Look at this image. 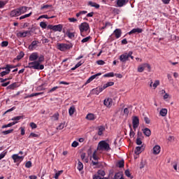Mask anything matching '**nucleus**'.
<instances>
[{"label": "nucleus", "mask_w": 179, "mask_h": 179, "mask_svg": "<svg viewBox=\"0 0 179 179\" xmlns=\"http://www.w3.org/2000/svg\"><path fill=\"white\" fill-rule=\"evenodd\" d=\"M96 64H97L98 65H104V64H106V62H104V61H103V60H98V61L96 62Z\"/></svg>", "instance_id": "338daca9"}, {"label": "nucleus", "mask_w": 179, "mask_h": 179, "mask_svg": "<svg viewBox=\"0 0 179 179\" xmlns=\"http://www.w3.org/2000/svg\"><path fill=\"white\" fill-rule=\"evenodd\" d=\"M20 120H23V116H15L11 119V121H13V122H19Z\"/></svg>", "instance_id": "cd10ccee"}, {"label": "nucleus", "mask_w": 179, "mask_h": 179, "mask_svg": "<svg viewBox=\"0 0 179 179\" xmlns=\"http://www.w3.org/2000/svg\"><path fill=\"white\" fill-rule=\"evenodd\" d=\"M31 31H20L17 34V37H27L28 34H30Z\"/></svg>", "instance_id": "9d476101"}, {"label": "nucleus", "mask_w": 179, "mask_h": 179, "mask_svg": "<svg viewBox=\"0 0 179 179\" xmlns=\"http://www.w3.org/2000/svg\"><path fill=\"white\" fill-rule=\"evenodd\" d=\"M124 174L127 177H129V178H134V176H131V173L128 169L125 171Z\"/></svg>", "instance_id": "a18cd8bd"}, {"label": "nucleus", "mask_w": 179, "mask_h": 179, "mask_svg": "<svg viewBox=\"0 0 179 179\" xmlns=\"http://www.w3.org/2000/svg\"><path fill=\"white\" fill-rule=\"evenodd\" d=\"M2 83V84H1L2 87H6V86H8V85H10V81H8V82H7V83Z\"/></svg>", "instance_id": "69168bd1"}, {"label": "nucleus", "mask_w": 179, "mask_h": 179, "mask_svg": "<svg viewBox=\"0 0 179 179\" xmlns=\"http://www.w3.org/2000/svg\"><path fill=\"white\" fill-rule=\"evenodd\" d=\"M97 150L108 152V150H111V148H110V144H108V143L105 141H101L98 144Z\"/></svg>", "instance_id": "7ed1b4c3"}, {"label": "nucleus", "mask_w": 179, "mask_h": 179, "mask_svg": "<svg viewBox=\"0 0 179 179\" xmlns=\"http://www.w3.org/2000/svg\"><path fill=\"white\" fill-rule=\"evenodd\" d=\"M11 157L14 163H20L21 162H23V159H24V156H19V154H14Z\"/></svg>", "instance_id": "0eeeda50"}, {"label": "nucleus", "mask_w": 179, "mask_h": 179, "mask_svg": "<svg viewBox=\"0 0 179 179\" xmlns=\"http://www.w3.org/2000/svg\"><path fill=\"white\" fill-rule=\"evenodd\" d=\"M130 56H131V53L128 54V52H124L120 56L119 59L120 62L125 64L127 61H129Z\"/></svg>", "instance_id": "423d86ee"}, {"label": "nucleus", "mask_w": 179, "mask_h": 179, "mask_svg": "<svg viewBox=\"0 0 179 179\" xmlns=\"http://www.w3.org/2000/svg\"><path fill=\"white\" fill-rule=\"evenodd\" d=\"M10 16L11 17H17V16H20V13L18 8H15L10 11Z\"/></svg>", "instance_id": "1a4fd4ad"}, {"label": "nucleus", "mask_w": 179, "mask_h": 179, "mask_svg": "<svg viewBox=\"0 0 179 179\" xmlns=\"http://www.w3.org/2000/svg\"><path fill=\"white\" fill-rule=\"evenodd\" d=\"M77 169L78 171H82L83 170V163H82L80 161H78V162Z\"/></svg>", "instance_id": "72a5a7b5"}, {"label": "nucleus", "mask_w": 179, "mask_h": 179, "mask_svg": "<svg viewBox=\"0 0 179 179\" xmlns=\"http://www.w3.org/2000/svg\"><path fill=\"white\" fill-rule=\"evenodd\" d=\"M62 24L54 25L53 31H62Z\"/></svg>", "instance_id": "4be33fe9"}, {"label": "nucleus", "mask_w": 179, "mask_h": 179, "mask_svg": "<svg viewBox=\"0 0 179 179\" xmlns=\"http://www.w3.org/2000/svg\"><path fill=\"white\" fill-rule=\"evenodd\" d=\"M17 124V122H12L10 123H8V124H4L2 126V128H10V127H13V125H16Z\"/></svg>", "instance_id": "c85d7f7f"}, {"label": "nucleus", "mask_w": 179, "mask_h": 179, "mask_svg": "<svg viewBox=\"0 0 179 179\" xmlns=\"http://www.w3.org/2000/svg\"><path fill=\"white\" fill-rule=\"evenodd\" d=\"M43 61H44V57L41 56L38 58V61L29 62L26 68H29V69H37L42 71V69H44V65L40 64H41Z\"/></svg>", "instance_id": "f257e3e1"}, {"label": "nucleus", "mask_w": 179, "mask_h": 179, "mask_svg": "<svg viewBox=\"0 0 179 179\" xmlns=\"http://www.w3.org/2000/svg\"><path fill=\"white\" fill-rule=\"evenodd\" d=\"M59 119V114L58 113H55L52 116V120L53 121H58V120Z\"/></svg>", "instance_id": "4c0bfd02"}, {"label": "nucleus", "mask_w": 179, "mask_h": 179, "mask_svg": "<svg viewBox=\"0 0 179 179\" xmlns=\"http://www.w3.org/2000/svg\"><path fill=\"white\" fill-rule=\"evenodd\" d=\"M40 26L42 29H47V24L45 22H41Z\"/></svg>", "instance_id": "864d4df0"}, {"label": "nucleus", "mask_w": 179, "mask_h": 179, "mask_svg": "<svg viewBox=\"0 0 179 179\" xmlns=\"http://www.w3.org/2000/svg\"><path fill=\"white\" fill-rule=\"evenodd\" d=\"M6 69V71H3L0 73V76H1V78H3V76L6 75H9V73H10V70H8V69Z\"/></svg>", "instance_id": "7c9ffc66"}, {"label": "nucleus", "mask_w": 179, "mask_h": 179, "mask_svg": "<svg viewBox=\"0 0 179 179\" xmlns=\"http://www.w3.org/2000/svg\"><path fill=\"white\" fill-rule=\"evenodd\" d=\"M69 22L71 23H75V22H78V20L75 17H70L69 18Z\"/></svg>", "instance_id": "13d9d810"}, {"label": "nucleus", "mask_w": 179, "mask_h": 179, "mask_svg": "<svg viewBox=\"0 0 179 179\" xmlns=\"http://www.w3.org/2000/svg\"><path fill=\"white\" fill-rule=\"evenodd\" d=\"M142 149V147H136L135 149V154L136 155H141V150Z\"/></svg>", "instance_id": "37998d69"}, {"label": "nucleus", "mask_w": 179, "mask_h": 179, "mask_svg": "<svg viewBox=\"0 0 179 179\" xmlns=\"http://www.w3.org/2000/svg\"><path fill=\"white\" fill-rule=\"evenodd\" d=\"M30 127L32 128V129H36V128H37V124H36L34 122H31Z\"/></svg>", "instance_id": "680f3d73"}, {"label": "nucleus", "mask_w": 179, "mask_h": 179, "mask_svg": "<svg viewBox=\"0 0 179 179\" xmlns=\"http://www.w3.org/2000/svg\"><path fill=\"white\" fill-rule=\"evenodd\" d=\"M51 6H52L48 4L44 5L41 7V10H43V9H48V8H51Z\"/></svg>", "instance_id": "6e6d98bb"}, {"label": "nucleus", "mask_w": 179, "mask_h": 179, "mask_svg": "<svg viewBox=\"0 0 179 179\" xmlns=\"http://www.w3.org/2000/svg\"><path fill=\"white\" fill-rule=\"evenodd\" d=\"M103 104L106 107H111V106H113V99H111V98L106 99L103 101Z\"/></svg>", "instance_id": "9b49d317"}, {"label": "nucleus", "mask_w": 179, "mask_h": 179, "mask_svg": "<svg viewBox=\"0 0 179 179\" xmlns=\"http://www.w3.org/2000/svg\"><path fill=\"white\" fill-rule=\"evenodd\" d=\"M92 166H95L96 167H98V168L101 167V162H99V159L97 160L92 159Z\"/></svg>", "instance_id": "393cba45"}, {"label": "nucleus", "mask_w": 179, "mask_h": 179, "mask_svg": "<svg viewBox=\"0 0 179 179\" xmlns=\"http://www.w3.org/2000/svg\"><path fill=\"white\" fill-rule=\"evenodd\" d=\"M40 94H43V92H37L29 94V97H34L36 96H40Z\"/></svg>", "instance_id": "5fc2aeb1"}, {"label": "nucleus", "mask_w": 179, "mask_h": 179, "mask_svg": "<svg viewBox=\"0 0 179 179\" xmlns=\"http://www.w3.org/2000/svg\"><path fill=\"white\" fill-rule=\"evenodd\" d=\"M12 132H13V129H9V130H6V131H3L2 134L3 135H8V134H12Z\"/></svg>", "instance_id": "c03bdc74"}, {"label": "nucleus", "mask_w": 179, "mask_h": 179, "mask_svg": "<svg viewBox=\"0 0 179 179\" xmlns=\"http://www.w3.org/2000/svg\"><path fill=\"white\" fill-rule=\"evenodd\" d=\"M127 2H128V0L127 1V0H117V5L120 8H122V6L125 5L127 3Z\"/></svg>", "instance_id": "5701e85b"}, {"label": "nucleus", "mask_w": 179, "mask_h": 179, "mask_svg": "<svg viewBox=\"0 0 179 179\" xmlns=\"http://www.w3.org/2000/svg\"><path fill=\"white\" fill-rule=\"evenodd\" d=\"M90 38H92V37L90 36H87L86 38H84L82 39L81 43H87V41H89V40H90Z\"/></svg>", "instance_id": "49530a36"}, {"label": "nucleus", "mask_w": 179, "mask_h": 179, "mask_svg": "<svg viewBox=\"0 0 179 179\" xmlns=\"http://www.w3.org/2000/svg\"><path fill=\"white\" fill-rule=\"evenodd\" d=\"M106 131V127L104 126H99L98 127V135L99 136H101L103 135V132Z\"/></svg>", "instance_id": "aec40b11"}, {"label": "nucleus", "mask_w": 179, "mask_h": 179, "mask_svg": "<svg viewBox=\"0 0 179 179\" xmlns=\"http://www.w3.org/2000/svg\"><path fill=\"white\" fill-rule=\"evenodd\" d=\"M28 9H29V7L27 6H21L18 8V10L20 11V15H23V13H26Z\"/></svg>", "instance_id": "f3484780"}, {"label": "nucleus", "mask_w": 179, "mask_h": 179, "mask_svg": "<svg viewBox=\"0 0 179 179\" xmlns=\"http://www.w3.org/2000/svg\"><path fill=\"white\" fill-rule=\"evenodd\" d=\"M159 114L162 117H166V115H167V109L166 108L161 109V110L159 111Z\"/></svg>", "instance_id": "2f4dec72"}, {"label": "nucleus", "mask_w": 179, "mask_h": 179, "mask_svg": "<svg viewBox=\"0 0 179 179\" xmlns=\"http://www.w3.org/2000/svg\"><path fill=\"white\" fill-rule=\"evenodd\" d=\"M5 5H6V3H4V1H0V9L3 8V6H5Z\"/></svg>", "instance_id": "774afa93"}, {"label": "nucleus", "mask_w": 179, "mask_h": 179, "mask_svg": "<svg viewBox=\"0 0 179 179\" xmlns=\"http://www.w3.org/2000/svg\"><path fill=\"white\" fill-rule=\"evenodd\" d=\"M160 150H161L160 145H157L154 146V148H153V154L159 155V153H160Z\"/></svg>", "instance_id": "a211bd4d"}, {"label": "nucleus", "mask_w": 179, "mask_h": 179, "mask_svg": "<svg viewBox=\"0 0 179 179\" xmlns=\"http://www.w3.org/2000/svg\"><path fill=\"white\" fill-rule=\"evenodd\" d=\"M65 127V124L61 123L57 127V129H64V127Z\"/></svg>", "instance_id": "052dcab7"}, {"label": "nucleus", "mask_w": 179, "mask_h": 179, "mask_svg": "<svg viewBox=\"0 0 179 179\" xmlns=\"http://www.w3.org/2000/svg\"><path fill=\"white\" fill-rule=\"evenodd\" d=\"M160 85V81L159 80H156L154 83H152V87L153 89H156L157 86Z\"/></svg>", "instance_id": "ea45409f"}, {"label": "nucleus", "mask_w": 179, "mask_h": 179, "mask_svg": "<svg viewBox=\"0 0 179 179\" xmlns=\"http://www.w3.org/2000/svg\"><path fill=\"white\" fill-rule=\"evenodd\" d=\"M66 34L67 37H69V38H71V39L75 38V32H71L69 31H67L66 32Z\"/></svg>", "instance_id": "c756f323"}, {"label": "nucleus", "mask_w": 179, "mask_h": 179, "mask_svg": "<svg viewBox=\"0 0 179 179\" xmlns=\"http://www.w3.org/2000/svg\"><path fill=\"white\" fill-rule=\"evenodd\" d=\"M110 86H114V82L110 81L103 85V89H107V87H110Z\"/></svg>", "instance_id": "473e14b6"}, {"label": "nucleus", "mask_w": 179, "mask_h": 179, "mask_svg": "<svg viewBox=\"0 0 179 179\" xmlns=\"http://www.w3.org/2000/svg\"><path fill=\"white\" fill-rule=\"evenodd\" d=\"M97 118V116L93 113H88L86 116V120L88 121H94Z\"/></svg>", "instance_id": "dca6fc26"}, {"label": "nucleus", "mask_w": 179, "mask_h": 179, "mask_svg": "<svg viewBox=\"0 0 179 179\" xmlns=\"http://www.w3.org/2000/svg\"><path fill=\"white\" fill-rule=\"evenodd\" d=\"M92 158V160H99L100 158L99 157V156H97V151L96 150H95L93 152Z\"/></svg>", "instance_id": "f704fd0d"}, {"label": "nucleus", "mask_w": 179, "mask_h": 179, "mask_svg": "<svg viewBox=\"0 0 179 179\" xmlns=\"http://www.w3.org/2000/svg\"><path fill=\"white\" fill-rule=\"evenodd\" d=\"M78 29L80 30L81 36H83V37H85L83 34L84 33V31H89V30H90V26L87 22H83L78 26Z\"/></svg>", "instance_id": "20e7f679"}, {"label": "nucleus", "mask_w": 179, "mask_h": 179, "mask_svg": "<svg viewBox=\"0 0 179 179\" xmlns=\"http://www.w3.org/2000/svg\"><path fill=\"white\" fill-rule=\"evenodd\" d=\"M133 129L136 131V128L139 127V117L138 116H134L132 118Z\"/></svg>", "instance_id": "6e6552de"}, {"label": "nucleus", "mask_w": 179, "mask_h": 179, "mask_svg": "<svg viewBox=\"0 0 179 179\" xmlns=\"http://www.w3.org/2000/svg\"><path fill=\"white\" fill-rule=\"evenodd\" d=\"M117 166L120 169H122V167H124V160L118 161L117 163Z\"/></svg>", "instance_id": "a19ab883"}, {"label": "nucleus", "mask_w": 179, "mask_h": 179, "mask_svg": "<svg viewBox=\"0 0 179 179\" xmlns=\"http://www.w3.org/2000/svg\"><path fill=\"white\" fill-rule=\"evenodd\" d=\"M31 12L28 13V14H25L24 15H22L20 17V20H22V19H26V17H30V16H31Z\"/></svg>", "instance_id": "58836bf2"}, {"label": "nucleus", "mask_w": 179, "mask_h": 179, "mask_svg": "<svg viewBox=\"0 0 179 179\" xmlns=\"http://www.w3.org/2000/svg\"><path fill=\"white\" fill-rule=\"evenodd\" d=\"M97 173V175L95 174L94 176H99V177H104V176H106V172L103 170H99Z\"/></svg>", "instance_id": "e433bc0d"}, {"label": "nucleus", "mask_w": 179, "mask_h": 179, "mask_svg": "<svg viewBox=\"0 0 179 179\" xmlns=\"http://www.w3.org/2000/svg\"><path fill=\"white\" fill-rule=\"evenodd\" d=\"M31 166H32L31 161H28L25 164V167L27 169H30V167H31Z\"/></svg>", "instance_id": "8fccbe9b"}, {"label": "nucleus", "mask_w": 179, "mask_h": 179, "mask_svg": "<svg viewBox=\"0 0 179 179\" xmlns=\"http://www.w3.org/2000/svg\"><path fill=\"white\" fill-rule=\"evenodd\" d=\"M24 57V52H20V55L17 56V59H22Z\"/></svg>", "instance_id": "3c124183"}, {"label": "nucleus", "mask_w": 179, "mask_h": 179, "mask_svg": "<svg viewBox=\"0 0 179 179\" xmlns=\"http://www.w3.org/2000/svg\"><path fill=\"white\" fill-rule=\"evenodd\" d=\"M76 111V108H75V106H71L69 109V114L70 117H72V115L75 114Z\"/></svg>", "instance_id": "412c9836"}, {"label": "nucleus", "mask_w": 179, "mask_h": 179, "mask_svg": "<svg viewBox=\"0 0 179 179\" xmlns=\"http://www.w3.org/2000/svg\"><path fill=\"white\" fill-rule=\"evenodd\" d=\"M101 75V73H98L95 75L92 76L89 79L86 81L85 85H87L90 83V82H92V80H94L97 76H100Z\"/></svg>", "instance_id": "4468645a"}, {"label": "nucleus", "mask_w": 179, "mask_h": 179, "mask_svg": "<svg viewBox=\"0 0 179 179\" xmlns=\"http://www.w3.org/2000/svg\"><path fill=\"white\" fill-rule=\"evenodd\" d=\"M5 156H6V152H3L0 154V160H2V159H3V157H5Z\"/></svg>", "instance_id": "0e129e2a"}, {"label": "nucleus", "mask_w": 179, "mask_h": 179, "mask_svg": "<svg viewBox=\"0 0 179 179\" xmlns=\"http://www.w3.org/2000/svg\"><path fill=\"white\" fill-rule=\"evenodd\" d=\"M13 68H16V66L10 64H7L6 66V69H8V71H10V69H13Z\"/></svg>", "instance_id": "603ef678"}, {"label": "nucleus", "mask_w": 179, "mask_h": 179, "mask_svg": "<svg viewBox=\"0 0 179 179\" xmlns=\"http://www.w3.org/2000/svg\"><path fill=\"white\" fill-rule=\"evenodd\" d=\"M148 69V72H150L152 68L150 67V65L148 63L143 64L138 67V72H143L145 69Z\"/></svg>", "instance_id": "39448f33"}, {"label": "nucleus", "mask_w": 179, "mask_h": 179, "mask_svg": "<svg viewBox=\"0 0 179 179\" xmlns=\"http://www.w3.org/2000/svg\"><path fill=\"white\" fill-rule=\"evenodd\" d=\"M40 42L38 41H32L31 45H29V50H30L31 51H33V50H34V48H36V47H37V45Z\"/></svg>", "instance_id": "2eb2a0df"}, {"label": "nucleus", "mask_w": 179, "mask_h": 179, "mask_svg": "<svg viewBox=\"0 0 179 179\" xmlns=\"http://www.w3.org/2000/svg\"><path fill=\"white\" fill-rule=\"evenodd\" d=\"M114 76H115L114 72L107 73L103 75V78H114Z\"/></svg>", "instance_id": "c9c22d12"}, {"label": "nucleus", "mask_w": 179, "mask_h": 179, "mask_svg": "<svg viewBox=\"0 0 179 179\" xmlns=\"http://www.w3.org/2000/svg\"><path fill=\"white\" fill-rule=\"evenodd\" d=\"M73 44L72 43H57V50H59V51H67V50H71V48H73Z\"/></svg>", "instance_id": "f03ea898"}, {"label": "nucleus", "mask_w": 179, "mask_h": 179, "mask_svg": "<svg viewBox=\"0 0 179 179\" xmlns=\"http://www.w3.org/2000/svg\"><path fill=\"white\" fill-rule=\"evenodd\" d=\"M64 173V171H58L55 174V178L58 179L59 178V176Z\"/></svg>", "instance_id": "79ce46f5"}, {"label": "nucleus", "mask_w": 179, "mask_h": 179, "mask_svg": "<svg viewBox=\"0 0 179 179\" xmlns=\"http://www.w3.org/2000/svg\"><path fill=\"white\" fill-rule=\"evenodd\" d=\"M143 132L144 135H145V136H150V135L152 134V131H150L149 128H145L143 130Z\"/></svg>", "instance_id": "bb28decb"}, {"label": "nucleus", "mask_w": 179, "mask_h": 179, "mask_svg": "<svg viewBox=\"0 0 179 179\" xmlns=\"http://www.w3.org/2000/svg\"><path fill=\"white\" fill-rule=\"evenodd\" d=\"M9 45V42L4 41L1 42V47H8Z\"/></svg>", "instance_id": "4d7b16f0"}, {"label": "nucleus", "mask_w": 179, "mask_h": 179, "mask_svg": "<svg viewBox=\"0 0 179 179\" xmlns=\"http://www.w3.org/2000/svg\"><path fill=\"white\" fill-rule=\"evenodd\" d=\"M129 128H130V138H134V136H135V132L134 131H132V127L131 125H129Z\"/></svg>", "instance_id": "09e8293b"}, {"label": "nucleus", "mask_w": 179, "mask_h": 179, "mask_svg": "<svg viewBox=\"0 0 179 179\" xmlns=\"http://www.w3.org/2000/svg\"><path fill=\"white\" fill-rule=\"evenodd\" d=\"M143 30L141 28H134L129 32V34H135V33H142Z\"/></svg>", "instance_id": "6ab92c4d"}, {"label": "nucleus", "mask_w": 179, "mask_h": 179, "mask_svg": "<svg viewBox=\"0 0 179 179\" xmlns=\"http://www.w3.org/2000/svg\"><path fill=\"white\" fill-rule=\"evenodd\" d=\"M113 34H115V38H120V37H121V36L122 35V31L121 30V29H116L113 31Z\"/></svg>", "instance_id": "ddd939ff"}, {"label": "nucleus", "mask_w": 179, "mask_h": 179, "mask_svg": "<svg viewBox=\"0 0 179 179\" xmlns=\"http://www.w3.org/2000/svg\"><path fill=\"white\" fill-rule=\"evenodd\" d=\"M40 136L37 134H35V133H31L29 134V136H28V138H38Z\"/></svg>", "instance_id": "de8ad7c7"}, {"label": "nucleus", "mask_w": 179, "mask_h": 179, "mask_svg": "<svg viewBox=\"0 0 179 179\" xmlns=\"http://www.w3.org/2000/svg\"><path fill=\"white\" fill-rule=\"evenodd\" d=\"M136 145H142V140L141 138H137L136 141Z\"/></svg>", "instance_id": "e2e57ef3"}, {"label": "nucleus", "mask_w": 179, "mask_h": 179, "mask_svg": "<svg viewBox=\"0 0 179 179\" xmlns=\"http://www.w3.org/2000/svg\"><path fill=\"white\" fill-rule=\"evenodd\" d=\"M16 87H19L17 83H13V84H10L7 87V89H9L10 90H13L16 89Z\"/></svg>", "instance_id": "a878e982"}, {"label": "nucleus", "mask_w": 179, "mask_h": 179, "mask_svg": "<svg viewBox=\"0 0 179 179\" xmlns=\"http://www.w3.org/2000/svg\"><path fill=\"white\" fill-rule=\"evenodd\" d=\"M37 58H38V55H37V53L34 52L32 53L30 56H29V61H36V59H37Z\"/></svg>", "instance_id": "b1692460"}, {"label": "nucleus", "mask_w": 179, "mask_h": 179, "mask_svg": "<svg viewBox=\"0 0 179 179\" xmlns=\"http://www.w3.org/2000/svg\"><path fill=\"white\" fill-rule=\"evenodd\" d=\"M103 90H104V87H98L95 89L92 90V92L94 94H100V93H101V92H103Z\"/></svg>", "instance_id": "f8f14e48"}, {"label": "nucleus", "mask_w": 179, "mask_h": 179, "mask_svg": "<svg viewBox=\"0 0 179 179\" xmlns=\"http://www.w3.org/2000/svg\"><path fill=\"white\" fill-rule=\"evenodd\" d=\"M72 148H78L79 146V143L77 141H73L71 144Z\"/></svg>", "instance_id": "bf43d9fd"}]
</instances>
